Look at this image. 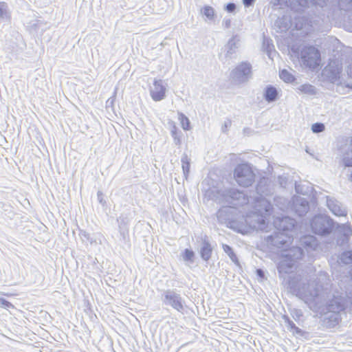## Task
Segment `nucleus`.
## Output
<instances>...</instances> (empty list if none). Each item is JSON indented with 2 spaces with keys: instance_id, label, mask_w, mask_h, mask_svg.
Returning <instances> with one entry per match:
<instances>
[{
  "instance_id": "nucleus-1",
  "label": "nucleus",
  "mask_w": 352,
  "mask_h": 352,
  "mask_svg": "<svg viewBox=\"0 0 352 352\" xmlns=\"http://www.w3.org/2000/svg\"><path fill=\"white\" fill-rule=\"evenodd\" d=\"M289 285L292 292L313 310L320 308L326 299L331 297V280L324 272L309 278L296 276L289 281Z\"/></svg>"
},
{
  "instance_id": "nucleus-2",
  "label": "nucleus",
  "mask_w": 352,
  "mask_h": 352,
  "mask_svg": "<svg viewBox=\"0 0 352 352\" xmlns=\"http://www.w3.org/2000/svg\"><path fill=\"white\" fill-rule=\"evenodd\" d=\"M267 183L268 180L263 178L256 186L258 196L252 203L254 210L248 214L245 219L247 226L251 229L268 232L272 226L269 224L267 217L273 208L270 200L265 197L272 193L267 186Z\"/></svg>"
},
{
  "instance_id": "nucleus-3",
  "label": "nucleus",
  "mask_w": 352,
  "mask_h": 352,
  "mask_svg": "<svg viewBox=\"0 0 352 352\" xmlns=\"http://www.w3.org/2000/svg\"><path fill=\"white\" fill-rule=\"evenodd\" d=\"M213 193V199L224 206L219 209L217 212V217L220 221H226L230 220L228 213L230 211V208H235L250 203V198L245 194L238 190L231 188L228 190H217Z\"/></svg>"
},
{
  "instance_id": "nucleus-4",
  "label": "nucleus",
  "mask_w": 352,
  "mask_h": 352,
  "mask_svg": "<svg viewBox=\"0 0 352 352\" xmlns=\"http://www.w3.org/2000/svg\"><path fill=\"white\" fill-rule=\"evenodd\" d=\"M333 298L326 299L324 303L322 305H326L327 311L324 314V321L329 320L327 322L329 327L336 325L339 320V313L344 310L348 304L346 295H332Z\"/></svg>"
},
{
  "instance_id": "nucleus-5",
  "label": "nucleus",
  "mask_w": 352,
  "mask_h": 352,
  "mask_svg": "<svg viewBox=\"0 0 352 352\" xmlns=\"http://www.w3.org/2000/svg\"><path fill=\"white\" fill-rule=\"evenodd\" d=\"M302 254V250L299 247H292L289 250H285L278 265V272L280 274L292 272L296 261L300 259Z\"/></svg>"
},
{
  "instance_id": "nucleus-6",
  "label": "nucleus",
  "mask_w": 352,
  "mask_h": 352,
  "mask_svg": "<svg viewBox=\"0 0 352 352\" xmlns=\"http://www.w3.org/2000/svg\"><path fill=\"white\" fill-rule=\"evenodd\" d=\"M254 173L247 164L238 165L234 170V178L236 183L243 187L251 186L254 182Z\"/></svg>"
},
{
  "instance_id": "nucleus-7",
  "label": "nucleus",
  "mask_w": 352,
  "mask_h": 352,
  "mask_svg": "<svg viewBox=\"0 0 352 352\" xmlns=\"http://www.w3.org/2000/svg\"><path fill=\"white\" fill-rule=\"evenodd\" d=\"M299 56L302 66L306 68L314 69L319 65L320 52L313 46L302 47Z\"/></svg>"
},
{
  "instance_id": "nucleus-8",
  "label": "nucleus",
  "mask_w": 352,
  "mask_h": 352,
  "mask_svg": "<svg viewBox=\"0 0 352 352\" xmlns=\"http://www.w3.org/2000/svg\"><path fill=\"white\" fill-rule=\"evenodd\" d=\"M312 231L318 235L327 236L329 234L333 229V220L324 215L316 216L311 222Z\"/></svg>"
},
{
  "instance_id": "nucleus-9",
  "label": "nucleus",
  "mask_w": 352,
  "mask_h": 352,
  "mask_svg": "<svg viewBox=\"0 0 352 352\" xmlns=\"http://www.w3.org/2000/svg\"><path fill=\"white\" fill-rule=\"evenodd\" d=\"M278 4L285 5L294 12H301L311 6L322 7L325 4V0H278Z\"/></svg>"
},
{
  "instance_id": "nucleus-10",
  "label": "nucleus",
  "mask_w": 352,
  "mask_h": 352,
  "mask_svg": "<svg viewBox=\"0 0 352 352\" xmlns=\"http://www.w3.org/2000/svg\"><path fill=\"white\" fill-rule=\"evenodd\" d=\"M232 81L237 85L248 82L252 77L251 65L248 63H241L231 73Z\"/></svg>"
},
{
  "instance_id": "nucleus-11",
  "label": "nucleus",
  "mask_w": 352,
  "mask_h": 352,
  "mask_svg": "<svg viewBox=\"0 0 352 352\" xmlns=\"http://www.w3.org/2000/svg\"><path fill=\"white\" fill-rule=\"evenodd\" d=\"M292 234L289 232L275 230L273 234L267 236L265 239L268 244L278 248H284L292 243Z\"/></svg>"
},
{
  "instance_id": "nucleus-12",
  "label": "nucleus",
  "mask_w": 352,
  "mask_h": 352,
  "mask_svg": "<svg viewBox=\"0 0 352 352\" xmlns=\"http://www.w3.org/2000/svg\"><path fill=\"white\" fill-rule=\"evenodd\" d=\"M149 91L151 97L154 101H161L166 96L167 86L162 80L155 79L153 85L150 87Z\"/></svg>"
},
{
  "instance_id": "nucleus-13",
  "label": "nucleus",
  "mask_w": 352,
  "mask_h": 352,
  "mask_svg": "<svg viewBox=\"0 0 352 352\" xmlns=\"http://www.w3.org/2000/svg\"><path fill=\"white\" fill-rule=\"evenodd\" d=\"M163 302L165 305L171 306L178 311L181 312L184 309V302L182 297L174 291H166L164 294Z\"/></svg>"
},
{
  "instance_id": "nucleus-14",
  "label": "nucleus",
  "mask_w": 352,
  "mask_h": 352,
  "mask_svg": "<svg viewBox=\"0 0 352 352\" xmlns=\"http://www.w3.org/2000/svg\"><path fill=\"white\" fill-rule=\"evenodd\" d=\"M342 72V67L336 61H332L324 68V74L328 79L334 84H340V78Z\"/></svg>"
},
{
  "instance_id": "nucleus-15",
  "label": "nucleus",
  "mask_w": 352,
  "mask_h": 352,
  "mask_svg": "<svg viewBox=\"0 0 352 352\" xmlns=\"http://www.w3.org/2000/svg\"><path fill=\"white\" fill-rule=\"evenodd\" d=\"M295 220L289 217H277L273 221L276 231L282 232H289L291 234L292 229L295 226Z\"/></svg>"
},
{
  "instance_id": "nucleus-16",
  "label": "nucleus",
  "mask_w": 352,
  "mask_h": 352,
  "mask_svg": "<svg viewBox=\"0 0 352 352\" xmlns=\"http://www.w3.org/2000/svg\"><path fill=\"white\" fill-rule=\"evenodd\" d=\"M307 201L300 197H294L292 199V209L299 216L305 215L309 210Z\"/></svg>"
},
{
  "instance_id": "nucleus-17",
  "label": "nucleus",
  "mask_w": 352,
  "mask_h": 352,
  "mask_svg": "<svg viewBox=\"0 0 352 352\" xmlns=\"http://www.w3.org/2000/svg\"><path fill=\"white\" fill-rule=\"evenodd\" d=\"M327 205L333 214L339 217L346 216V210L338 201L332 198H327Z\"/></svg>"
},
{
  "instance_id": "nucleus-18",
  "label": "nucleus",
  "mask_w": 352,
  "mask_h": 352,
  "mask_svg": "<svg viewBox=\"0 0 352 352\" xmlns=\"http://www.w3.org/2000/svg\"><path fill=\"white\" fill-rule=\"evenodd\" d=\"M338 232L343 235L342 239H338L337 243L339 245H342L347 243L350 236L352 234V228L349 225L342 224L338 227Z\"/></svg>"
},
{
  "instance_id": "nucleus-19",
  "label": "nucleus",
  "mask_w": 352,
  "mask_h": 352,
  "mask_svg": "<svg viewBox=\"0 0 352 352\" xmlns=\"http://www.w3.org/2000/svg\"><path fill=\"white\" fill-rule=\"evenodd\" d=\"M300 243L305 248L310 250H315L318 246V241L312 235H306L301 237Z\"/></svg>"
},
{
  "instance_id": "nucleus-20",
  "label": "nucleus",
  "mask_w": 352,
  "mask_h": 352,
  "mask_svg": "<svg viewBox=\"0 0 352 352\" xmlns=\"http://www.w3.org/2000/svg\"><path fill=\"white\" fill-rule=\"evenodd\" d=\"M238 48V43L234 38L230 39L225 46L226 57L228 58H232L236 54Z\"/></svg>"
},
{
  "instance_id": "nucleus-21",
  "label": "nucleus",
  "mask_w": 352,
  "mask_h": 352,
  "mask_svg": "<svg viewBox=\"0 0 352 352\" xmlns=\"http://www.w3.org/2000/svg\"><path fill=\"white\" fill-rule=\"evenodd\" d=\"M278 94V92L276 88L272 85H269L265 89L264 98L268 102H272L276 100Z\"/></svg>"
},
{
  "instance_id": "nucleus-22",
  "label": "nucleus",
  "mask_w": 352,
  "mask_h": 352,
  "mask_svg": "<svg viewBox=\"0 0 352 352\" xmlns=\"http://www.w3.org/2000/svg\"><path fill=\"white\" fill-rule=\"evenodd\" d=\"M212 250V249L211 245L209 243V242H208L206 241H204L202 243V246L200 250V254H201V258L204 261L209 260V258L211 256Z\"/></svg>"
},
{
  "instance_id": "nucleus-23",
  "label": "nucleus",
  "mask_w": 352,
  "mask_h": 352,
  "mask_svg": "<svg viewBox=\"0 0 352 352\" xmlns=\"http://www.w3.org/2000/svg\"><path fill=\"white\" fill-rule=\"evenodd\" d=\"M10 19V13L8 6L4 2H0V23L2 21H9Z\"/></svg>"
},
{
  "instance_id": "nucleus-24",
  "label": "nucleus",
  "mask_w": 352,
  "mask_h": 352,
  "mask_svg": "<svg viewBox=\"0 0 352 352\" xmlns=\"http://www.w3.org/2000/svg\"><path fill=\"white\" fill-rule=\"evenodd\" d=\"M181 162L184 177L185 178H187L190 172V159L188 157L187 154L184 153L182 156Z\"/></svg>"
},
{
  "instance_id": "nucleus-25",
  "label": "nucleus",
  "mask_w": 352,
  "mask_h": 352,
  "mask_svg": "<svg viewBox=\"0 0 352 352\" xmlns=\"http://www.w3.org/2000/svg\"><path fill=\"white\" fill-rule=\"evenodd\" d=\"M297 89L302 94L314 95L316 94V88L310 84H303L297 87Z\"/></svg>"
},
{
  "instance_id": "nucleus-26",
  "label": "nucleus",
  "mask_w": 352,
  "mask_h": 352,
  "mask_svg": "<svg viewBox=\"0 0 352 352\" xmlns=\"http://www.w3.org/2000/svg\"><path fill=\"white\" fill-rule=\"evenodd\" d=\"M178 120L184 130L188 131L190 129V120L183 113H178Z\"/></svg>"
},
{
  "instance_id": "nucleus-27",
  "label": "nucleus",
  "mask_w": 352,
  "mask_h": 352,
  "mask_svg": "<svg viewBox=\"0 0 352 352\" xmlns=\"http://www.w3.org/2000/svg\"><path fill=\"white\" fill-rule=\"evenodd\" d=\"M181 256L184 261L190 263H193L195 253L192 250L189 249H186L183 253H182Z\"/></svg>"
},
{
  "instance_id": "nucleus-28",
  "label": "nucleus",
  "mask_w": 352,
  "mask_h": 352,
  "mask_svg": "<svg viewBox=\"0 0 352 352\" xmlns=\"http://www.w3.org/2000/svg\"><path fill=\"white\" fill-rule=\"evenodd\" d=\"M279 76L285 82H292L295 80L293 74L287 69H283L280 71Z\"/></svg>"
},
{
  "instance_id": "nucleus-29",
  "label": "nucleus",
  "mask_w": 352,
  "mask_h": 352,
  "mask_svg": "<svg viewBox=\"0 0 352 352\" xmlns=\"http://www.w3.org/2000/svg\"><path fill=\"white\" fill-rule=\"evenodd\" d=\"M223 251L228 255L230 258L236 264L239 263L238 258L232 250V248L228 245L223 244Z\"/></svg>"
},
{
  "instance_id": "nucleus-30",
  "label": "nucleus",
  "mask_w": 352,
  "mask_h": 352,
  "mask_svg": "<svg viewBox=\"0 0 352 352\" xmlns=\"http://www.w3.org/2000/svg\"><path fill=\"white\" fill-rule=\"evenodd\" d=\"M202 14L206 16L208 20H213L214 17V10L209 6H206L201 10Z\"/></svg>"
},
{
  "instance_id": "nucleus-31",
  "label": "nucleus",
  "mask_w": 352,
  "mask_h": 352,
  "mask_svg": "<svg viewBox=\"0 0 352 352\" xmlns=\"http://www.w3.org/2000/svg\"><path fill=\"white\" fill-rule=\"evenodd\" d=\"M341 263L344 264L352 263V251L344 252L340 256Z\"/></svg>"
},
{
  "instance_id": "nucleus-32",
  "label": "nucleus",
  "mask_w": 352,
  "mask_h": 352,
  "mask_svg": "<svg viewBox=\"0 0 352 352\" xmlns=\"http://www.w3.org/2000/svg\"><path fill=\"white\" fill-rule=\"evenodd\" d=\"M284 320H285V322L286 323V325L287 327V328L292 331L294 333H300V330L298 327H297L295 324L289 320V318L287 316H284L283 317Z\"/></svg>"
},
{
  "instance_id": "nucleus-33",
  "label": "nucleus",
  "mask_w": 352,
  "mask_h": 352,
  "mask_svg": "<svg viewBox=\"0 0 352 352\" xmlns=\"http://www.w3.org/2000/svg\"><path fill=\"white\" fill-rule=\"evenodd\" d=\"M177 129H178L176 126L174 122H173V126L170 130V133H171L173 138L174 139L175 144L177 145H179L181 143V140H180L179 135L177 133Z\"/></svg>"
},
{
  "instance_id": "nucleus-34",
  "label": "nucleus",
  "mask_w": 352,
  "mask_h": 352,
  "mask_svg": "<svg viewBox=\"0 0 352 352\" xmlns=\"http://www.w3.org/2000/svg\"><path fill=\"white\" fill-rule=\"evenodd\" d=\"M276 205L282 210L287 208V201L283 197H276L274 199Z\"/></svg>"
},
{
  "instance_id": "nucleus-35",
  "label": "nucleus",
  "mask_w": 352,
  "mask_h": 352,
  "mask_svg": "<svg viewBox=\"0 0 352 352\" xmlns=\"http://www.w3.org/2000/svg\"><path fill=\"white\" fill-rule=\"evenodd\" d=\"M42 23H43L42 21H41L39 20H34L28 23V28L31 32L38 31L39 25H41Z\"/></svg>"
},
{
  "instance_id": "nucleus-36",
  "label": "nucleus",
  "mask_w": 352,
  "mask_h": 352,
  "mask_svg": "<svg viewBox=\"0 0 352 352\" xmlns=\"http://www.w3.org/2000/svg\"><path fill=\"white\" fill-rule=\"evenodd\" d=\"M324 130V125L322 123H315L311 126V131L314 133L322 132Z\"/></svg>"
},
{
  "instance_id": "nucleus-37",
  "label": "nucleus",
  "mask_w": 352,
  "mask_h": 352,
  "mask_svg": "<svg viewBox=\"0 0 352 352\" xmlns=\"http://www.w3.org/2000/svg\"><path fill=\"white\" fill-rule=\"evenodd\" d=\"M291 314L295 320H298L302 316V311L300 309H294L292 310Z\"/></svg>"
},
{
  "instance_id": "nucleus-38",
  "label": "nucleus",
  "mask_w": 352,
  "mask_h": 352,
  "mask_svg": "<svg viewBox=\"0 0 352 352\" xmlns=\"http://www.w3.org/2000/svg\"><path fill=\"white\" fill-rule=\"evenodd\" d=\"M79 235L82 241H89L91 238L89 234L84 230H80Z\"/></svg>"
},
{
  "instance_id": "nucleus-39",
  "label": "nucleus",
  "mask_w": 352,
  "mask_h": 352,
  "mask_svg": "<svg viewBox=\"0 0 352 352\" xmlns=\"http://www.w3.org/2000/svg\"><path fill=\"white\" fill-rule=\"evenodd\" d=\"M0 307L4 308H9L12 307V304L7 301L6 299L0 298Z\"/></svg>"
},
{
  "instance_id": "nucleus-40",
  "label": "nucleus",
  "mask_w": 352,
  "mask_h": 352,
  "mask_svg": "<svg viewBox=\"0 0 352 352\" xmlns=\"http://www.w3.org/2000/svg\"><path fill=\"white\" fill-rule=\"evenodd\" d=\"M235 9H236V5L233 3H229L226 6V10L228 12H234Z\"/></svg>"
},
{
  "instance_id": "nucleus-41",
  "label": "nucleus",
  "mask_w": 352,
  "mask_h": 352,
  "mask_svg": "<svg viewBox=\"0 0 352 352\" xmlns=\"http://www.w3.org/2000/svg\"><path fill=\"white\" fill-rule=\"evenodd\" d=\"M256 0H243V3L245 7H250L254 4Z\"/></svg>"
},
{
  "instance_id": "nucleus-42",
  "label": "nucleus",
  "mask_w": 352,
  "mask_h": 352,
  "mask_svg": "<svg viewBox=\"0 0 352 352\" xmlns=\"http://www.w3.org/2000/svg\"><path fill=\"white\" fill-rule=\"evenodd\" d=\"M223 23L225 27L226 28H228L230 26L231 21H230V19H226V20H223Z\"/></svg>"
},
{
  "instance_id": "nucleus-43",
  "label": "nucleus",
  "mask_w": 352,
  "mask_h": 352,
  "mask_svg": "<svg viewBox=\"0 0 352 352\" xmlns=\"http://www.w3.org/2000/svg\"><path fill=\"white\" fill-rule=\"evenodd\" d=\"M230 124V122H226L224 123V125L222 127V131H225L226 129Z\"/></svg>"
},
{
  "instance_id": "nucleus-44",
  "label": "nucleus",
  "mask_w": 352,
  "mask_h": 352,
  "mask_svg": "<svg viewBox=\"0 0 352 352\" xmlns=\"http://www.w3.org/2000/svg\"><path fill=\"white\" fill-rule=\"evenodd\" d=\"M98 199H99V201L100 203H102V198L101 197H102V193L100 192H98Z\"/></svg>"
},
{
  "instance_id": "nucleus-45",
  "label": "nucleus",
  "mask_w": 352,
  "mask_h": 352,
  "mask_svg": "<svg viewBox=\"0 0 352 352\" xmlns=\"http://www.w3.org/2000/svg\"><path fill=\"white\" fill-rule=\"evenodd\" d=\"M89 242L90 244H94L96 243V239H93L92 237L90 238Z\"/></svg>"
},
{
  "instance_id": "nucleus-46",
  "label": "nucleus",
  "mask_w": 352,
  "mask_h": 352,
  "mask_svg": "<svg viewBox=\"0 0 352 352\" xmlns=\"http://www.w3.org/2000/svg\"><path fill=\"white\" fill-rule=\"evenodd\" d=\"M257 274L261 277L263 276V272L261 270H257Z\"/></svg>"
},
{
  "instance_id": "nucleus-47",
  "label": "nucleus",
  "mask_w": 352,
  "mask_h": 352,
  "mask_svg": "<svg viewBox=\"0 0 352 352\" xmlns=\"http://www.w3.org/2000/svg\"><path fill=\"white\" fill-rule=\"evenodd\" d=\"M239 232H241V233H243L244 232H248L246 228H239L238 230Z\"/></svg>"
},
{
  "instance_id": "nucleus-48",
  "label": "nucleus",
  "mask_w": 352,
  "mask_h": 352,
  "mask_svg": "<svg viewBox=\"0 0 352 352\" xmlns=\"http://www.w3.org/2000/svg\"><path fill=\"white\" fill-rule=\"evenodd\" d=\"M339 1L344 2V3H349L352 1V0H339Z\"/></svg>"
},
{
  "instance_id": "nucleus-49",
  "label": "nucleus",
  "mask_w": 352,
  "mask_h": 352,
  "mask_svg": "<svg viewBox=\"0 0 352 352\" xmlns=\"http://www.w3.org/2000/svg\"><path fill=\"white\" fill-rule=\"evenodd\" d=\"M288 28V25H286L285 27H284V29L281 30V31H284L285 30H287Z\"/></svg>"
}]
</instances>
